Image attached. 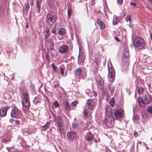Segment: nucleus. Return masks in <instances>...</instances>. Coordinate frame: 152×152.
<instances>
[{"instance_id":"obj_39","label":"nucleus","mask_w":152,"mask_h":152,"mask_svg":"<svg viewBox=\"0 0 152 152\" xmlns=\"http://www.w3.org/2000/svg\"><path fill=\"white\" fill-rule=\"evenodd\" d=\"M52 67L53 68V70L56 72L57 69V66L55 65L54 64H53L51 65Z\"/></svg>"},{"instance_id":"obj_21","label":"nucleus","mask_w":152,"mask_h":152,"mask_svg":"<svg viewBox=\"0 0 152 152\" xmlns=\"http://www.w3.org/2000/svg\"><path fill=\"white\" fill-rule=\"evenodd\" d=\"M119 21V18L116 16L115 15L113 20V24L115 25L117 24Z\"/></svg>"},{"instance_id":"obj_2","label":"nucleus","mask_w":152,"mask_h":152,"mask_svg":"<svg viewBox=\"0 0 152 152\" xmlns=\"http://www.w3.org/2000/svg\"><path fill=\"white\" fill-rule=\"evenodd\" d=\"M134 46L139 49H142L144 46L145 45L144 39L140 37L135 38L134 40Z\"/></svg>"},{"instance_id":"obj_19","label":"nucleus","mask_w":152,"mask_h":152,"mask_svg":"<svg viewBox=\"0 0 152 152\" xmlns=\"http://www.w3.org/2000/svg\"><path fill=\"white\" fill-rule=\"evenodd\" d=\"M82 69L81 68L77 69L75 72V76L76 77H79V76L80 75Z\"/></svg>"},{"instance_id":"obj_52","label":"nucleus","mask_w":152,"mask_h":152,"mask_svg":"<svg viewBox=\"0 0 152 152\" xmlns=\"http://www.w3.org/2000/svg\"><path fill=\"white\" fill-rule=\"evenodd\" d=\"M152 4V0H148Z\"/></svg>"},{"instance_id":"obj_16","label":"nucleus","mask_w":152,"mask_h":152,"mask_svg":"<svg viewBox=\"0 0 152 152\" xmlns=\"http://www.w3.org/2000/svg\"><path fill=\"white\" fill-rule=\"evenodd\" d=\"M42 1H39V0H37L36 2V7H37V12L39 14L40 11L41 9V3Z\"/></svg>"},{"instance_id":"obj_45","label":"nucleus","mask_w":152,"mask_h":152,"mask_svg":"<svg viewBox=\"0 0 152 152\" xmlns=\"http://www.w3.org/2000/svg\"><path fill=\"white\" fill-rule=\"evenodd\" d=\"M53 46H54V44L52 43V44L50 47V49L51 50H53Z\"/></svg>"},{"instance_id":"obj_40","label":"nucleus","mask_w":152,"mask_h":152,"mask_svg":"<svg viewBox=\"0 0 152 152\" xmlns=\"http://www.w3.org/2000/svg\"><path fill=\"white\" fill-rule=\"evenodd\" d=\"M61 73L63 76H64V69L62 67H61L60 68Z\"/></svg>"},{"instance_id":"obj_13","label":"nucleus","mask_w":152,"mask_h":152,"mask_svg":"<svg viewBox=\"0 0 152 152\" xmlns=\"http://www.w3.org/2000/svg\"><path fill=\"white\" fill-rule=\"evenodd\" d=\"M85 138L87 141H90L93 139L94 136L91 132H88L86 135Z\"/></svg>"},{"instance_id":"obj_31","label":"nucleus","mask_w":152,"mask_h":152,"mask_svg":"<svg viewBox=\"0 0 152 152\" xmlns=\"http://www.w3.org/2000/svg\"><path fill=\"white\" fill-rule=\"evenodd\" d=\"M148 112L150 114H152V105L149 106L147 109Z\"/></svg>"},{"instance_id":"obj_55","label":"nucleus","mask_w":152,"mask_h":152,"mask_svg":"<svg viewBox=\"0 0 152 152\" xmlns=\"http://www.w3.org/2000/svg\"><path fill=\"white\" fill-rule=\"evenodd\" d=\"M150 37L151 39H152V34H150Z\"/></svg>"},{"instance_id":"obj_9","label":"nucleus","mask_w":152,"mask_h":152,"mask_svg":"<svg viewBox=\"0 0 152 152\" xmlns=\"http://www.w3.org/2000/svg\"><path fill=\"white\" fill-rule=\"evenodd\" d=\"M68 140L71 141L74 140L76 138L75 133L73 132H68L67 133Z\"/></svg>"},{"instance_id":"obj_26","label":"nucleus","mask_w":152,"mask_h":152,"mask_svg":"<svg viewBox=\"0 0 152 152\" xmlns=\"http://www.w3.org/2000/svg\"><path fill=\"white\" fill-rule=\"evenodd\" d=\"M40 100L39 97L38 96L36 97L34 99L33 102L35 104H37L38 103Z\"/></svg>"},{"instance_id":"obj_44","label":"nucleus","mask_w":152,"mask_h":152,"mask_svg":"<svg viewBox=\"0 0 152 152\" xmlns=\"http://www.w3.org/2000/svg\"><path fill=\"white\" fill-rule=\"evenodd\" d=\"M59 84L57 83L56 84H55L53 85V87L54 88H56L57 87H58L59 86Z\"/></svg>"},{"instance_id":"obj_54","label":"nucleus","mask_w":152,"mask_h":152,"mask_svg":"<svg viewBox=\"0 0 152 152\" xmlns=\"http://www.w3.org/2000/svg\"><path fill=\"white\" fill-rule=\"evenodd\" d=\"M14 79H15V77L14 76H12V78H11V80H14Z\"/></svg>"},{"instance_id":"obj_59","label":"nucleus","mask_w":152,"mask_h":152,"mask_svg":"<svg viewBox=\"0 0 152 152\" xmlns=\"http://www.w3.org/2000/svg\"><path fill=\"white\" fill-rule=\"evenodd\" d=\"M42 0H39V1H42Z\"/></svg>"},{"instance_id":"obj_42","label":"nucleus","mask_w":152,"mask_h":152,"mask_svg":"<svg viewBox=\"0 0 152 152\" xmlns=\"http://www.w3.org/2000/svg\"><path fill=\"white\" fill-rule=\"evenodd\" d=\"M77 104L78 102L77 101H74L72 103V105L74 106H75Z\"/></svg>"},{"instance_id":"obj_35","label":"nucleus","mask_w":152,"mask_h":152,"mask_svg":"<svg viewBox=\"0 0 152 152\" xmlns=\"http://www.w3.org/2000/svg\"><path fill=\"white\" fill-rule=\"evenodd\" d=\"M109 103L111 106L113 107L114 103V99L113 98H112L109 102Z\"/></svg>"},{"instance_id":"obj_58","label":"nucleus","mask_w":152,"mask_h":152,"mask_svg":"<svg viewBox=\"0 0 152 152\" xmlns=\"http://www.w3.org/2000/svg\"><path fill=\"white\" fill-rule=\"evenodd\" d=\"M139 118V117L138 116H137V119H138Z\"/></svg>"},{"instance_id":"obj_15","label":"nucleus","mask_w":152,"mask_h":152,"mask_svg":"<svg viewBox=\"0 0 152 152\" xmlns=\"http://www.w3.org/2000/svg\"><path fill=\"white\" fill-rule=\"evenodd\" d=\"M44 37L45 39H47L50 35V30L47 27H45L44 29Z\"/></svg>"},{"instance_id":"obj_51","label":"nucleus","mask_w":152,"mask_h":152,"mask_svg":"<svg viewBox=\"0 0 152 152\" xmlns=\"http://www.w3.org/2000/svg\"><path fill=\"white\" fill-rule=\"evenodd\" d=\"M115 39H116V40H117L118 41H119V38L117 37H115Z\"/></svg>"},{"instance_id":"obj_24","label":"nucleus","mask_w":152,"mask_h":152,"mask_svg":"<svg viewBox=\"0 0 152 152\" xmlns=\"http://www.w3.org/2000/svg\"><path fill=\"white\" fill-rule=\"evenodd\" d=\"M66 32V31L63 28H60L58 31V34L60 35H63L65 34Z\"/></svg>"},{"instance_id":"obj_34","label":"nucleus","mask_w":152,"mask_h":152,"mask_svg":"<svg viewBox=\"0 0 152 152\" xmlns=\"http://www.w3.org/2000/svg\"><path fill=\"white\" fill-rule=\"evenodd\" d=\"M66 109L68 110H71V109L68 102H66Z\"/></svg>"},{"instance_id":"obj_11","label":"nucleus","mask_w":152,"mask_h":152,"mask_svg":"<svg viewBox=\"0 0 152 152\" xmlns=\"http://www.w3.org/2000/svg\"><path fill=\"white\" fill-rule=\"evenodd\" d=\"M9 107L8 106H6L0 110V115L2 117H4L7 115V111Z\"/></svg>"},{"instance_id":"obj_8","label":"nucleus","mask_w":152,"mask_h":152,"mask_svg":"<svg viewBox=\"0 0 152 152\" xmlns=\"http://www.w3.org/2000/svg\"><path fill=\"white\" fill-rule=\"evenodd\" d=\"M96 101V99H94L93 100L91 99H89L87 101L86 106L88 107L89 109L92 110L95 106V102Z\"/></svg>"},{"instance_id":"obj_47","label":"nucleus","mask_w":152,"mask_h":152,"mask_svg":"<svg viewBox=\"0 0 152 152\" xmlns=\"http://www.w3.org/2000/svg\"><path fill=\"white\" fill-rule=\"evenodd\" d=\"M126 19L130 21L131 19V17L130 15H128L126 17Z\"/></svg>"},{"instance_id":"obj_10","label":"nucleus","mask_w":152,"mask_h":152,"mask_svg":"<svg viewBox=\"0 0 152 152\" xmlns=\"http://www.w3.org/2000/svg\"><path fill=\"white\" fill-rule=\"evenodd\" d=\"M96 80L97 82V83L98 86H100V88L102 89L104 86L103 81L102 78L99 76H97L96 78Z\"/></svg>"},{"instance_id":"obj_49","label":"nucleus","mask_w":152,"mask_h":152,"mask_svg":"<svg viewBox=\"0 0 152 152\" xmlns=\"http://www.w3.org/2000/svg\"><path fill=\"white\" fill-rule=\"evenodd\" d=\"M123 0H117L119 4H122L123 2Z\"/></svg>"},{"instance_id":"obj_33","label":"nucleus","mask_w":152,"mask_h":152,"mask_svg":"<svg viewBox=\"0 0 152 152\" xmlns=\"http://www.w3.org/2000/svg\"><path fill=\"white\" fill-rule=\"evenodd\" d=\"M53 105L56 108L58 107L59 106V104L58 102L56 100H55V102L53 103Z\"/></svg>"},{"instance_id":"obj_17","label":"nucleus","mask_w":152,"mask_h":152,"mask_svg":"<svg viewBox=\"0 0 152 152\" xmlns=\"http://www.w3.org/2000/svg\"><path fill=\"white\" fill-rule=\"evenodd\" d=\"M23 100H29V96L26 90H25L23 92Z\"/></svg>"},{"instance_id":"obj_6","label":"nucleus","mask_w":152,"mask_h":152,"mask_svg":"<svg viewBox=\"0 0 152 152\" xmlns=\"http://www.w3.org/2000/svg\"><path fill=\"white\" fill-rule=\"evenodd\" d=\"M106 125L109 127H111L114 124V119L111 114L108 118L105 119Z\"/></svg>"},{"instance_id":"obj_50","label":"nucleus","mask_w":152,"mask_h":152,"mask_svg":"<svg viewBox=\"0 0 152 152\" xmlns=\"http://www.w3.org/2000/svg\"><path fill=\"white\" fill-rule=\"evenodd\" d=\"M134 135L135 137H136L138 136V133L137 132H134Z\"/></svg>"},{"instance_id":"obj_27","label":"nucleus","mask_w":152,"mask_h":152,"mask_svg":"<svg viewBox=\"0 0 152 152\" xmlns=\"http://www.w3.org/2000/svg\"><path fill=\"white\" fill-rule=\"evenodd\" d=\"M63 126L58 127L57 130L58 132L61 134L63 132Z\"/></svg>"},{"instance_id":"obj_18","label":"nucleus","mask_w":152,"mask_h":152,"mask_svg":"<svg viewBox=\"0 0 152 152\" xmlns=\"http://www.w3.org/2000/svg\"><path fill=\"white\" fill-rule=\"evenodd\" d=\"M23 106L25 107H29L30 106V102L29 100H23Z\"/></svg>"},{"instance_id":"obj_56","label":"nucleus","mask_w":152,"mask_h":152,"mask_svg":"<svg viewBox=\"0 0 152 152\" xmlns=\"http://www.w3.org/2000/svg\"><path fill=\"white\" fill-rule=\"evenodd\" d=\"M26 28H28V25L27 24L26 26Z\"/></svg>"},{"instance_id":"obj_30","label":"nucleus","mask_w":152,"mask_h":152,"mask_svg":"<svg viewBox=\"0 0 152 152\" xmlns=\"http://www.w3.org/2000/svg\"><path fill=\"white\" fill-rule=\"evenodd\" d=\"M88 110L86 109H85L83 111V115H84L86 117H87L88 116Z\"/></svg>"},{"instance_id":"obj_14","label":"nucleus","mask_w":152,"mask_h":152,"mask_svg":"<svg viewBox=\"0 0 152 152\" xmlns=\"http://www.w3.org/2000/svg\"><path fill=\"white\" fill-rule=\"evenodd\" d=\"M68 50V47L65 45H62L59 48V52L61 53H64L66 52Z\"/></svg>"},{"instance_id":"obj_4","label":"nucleus","mask_w":152,"mask_h":152,"mask_svg":"<svg viewBox=\"0 0 152 152\" xmlns=\"http://www.w3.org/2000/svg\"><path fill=\"white\" fill-rule=\"evenodd\" d=\"M12 109L11 113V116L14 118H18L20 115V111L18 110L15 104L12 105Z\"/></svg>"},{"instance_id":"obj_37","label":"nucleus","mask_w":152,"mask_h":152,"mask_svg":"<svg viewBox=\"0 0 152 152\" xmlns=\"http://www.w3.org/2000/svg\"><path fill=\"white\" fill-rule=\"evenodd\" d=\"M10 121L11 123H12L14 124H18V121H15L14 119H10Z\"/></svg>"},{"instance_id":"obj_20","label":"nucleus","mask_w":152,"mask_h":152,"mask_svg":"<svg viewBox=\"0 0 152 152\" xmlns=\"http://www.w3.org/2000/svg\"><path fill=\"white\" fill-rule=\"evenodd\" d=\"M84 60V57L83 56H78V64L80 65H82Z\"/></svg>"},{"instance_id":"obj_22","label":"nucleus","mask_w":152,"mask_h":152,"mask_svg":"<svg viewBox=\"0 0 152 152\" xmlns=\"http://www.w3.org/2000/svg\"><path fill=\"white\" fill-rule=\"evenodd\" d=\"M96 22L97 24L99 25L101 27V29H103L105 27V25L103 22H102L99 19L96 20Z\"/></svg>"},{"instance_id":"obj_29","label":"nucleus","mask_w":152,"mask_h":152,"mask_svg":"<svg viewBox=\"0 0 152 152\" xmlns=\"http://www.w3.org/2000/svg\"><path fill=\"white\" fill-rule=\"evenodd\" d=\"M56 26H54L53 28H52L51 30V32L52 33L54 34H56Z\"/></svg>"},{"instance_id":"obj_5","label":"nucleus","mask_w":152,"mask_h":152,"mask_svg":"<svg viewBox=\"0 0 152 152\" xmlns=\"http://www.w3.org/2000/svg\"><path fill=\"white\" fill-rule=\"evenodd\" d=\"M47 20L49 24L51 26L52 25L56 20L55 15L54 14L48 13L47 16Z\"/></svg>"},{"instance_id":"obj_3","label":"nucleus","mask_w":152,"mask_h":152,"mask_svg":"<svg viewBox=\"0 0 152 152\" xmlns=\"http://www.w3.org/2000/svg\"><path fill=\"white\" fill-rule=\"evenodd\" d=\"M108 77L109 81L112 82L114 80L115 75V72L114 69L112 67V64L109 62L108 64Z\"/></svg>"},{"instance_id":"obj_1","label":"nucleus","mask_w":152,"mask_h":152,"mask_svg":"<svg viewBox=\"0 0 152 152\" xmlns=\"http://www.w3.org/2000/svg\"><path fill=\"white\" fill-rule=\"evenodd\" d=\"M144 101L140 97H139L138 99V102L140 106H144L145 104L149 103L151 100V96L147 94L144 96Z\"/></svg>"},{"instance_id":"obj_25","label":"nucleus","mask_w":152,"mask_h":152,"mask_svg":"<svg viewBox=\"0 0 152 152\" xmlns=\"http://www.w3.org/2000/svg\"><path fill=\"white\" fill-rule=\"evenodd\" d=\"M138 92L139 94H142L144 92V89L141 86H138Z\"/></svg>"},{"instance_id":"obj_43","label":"nucleus","mask_w":152,"mask_h":152,"mask_svg":"<svg viewBox=\"0 0 152 152\" xmlns=\"http://www.w3.org/2000/svg\"><path fill=\"white\" fill-rule=\"evenodd\" d=\"M130 5L131 6H133L134 7H135L137 6V3H134L132 2H131L130 4Z\"/></svg>"},{"instance_id":"obj_38","label":"nucleus","mask_w":152,"mask_h":152,"mask_svg":"<svg viewBox=\"0 0 152 152\" xmlns=\"http://www.w3.org/2000/svg\"><path fill=\"white\" fill-rule=\"evenodd\" d=\"M78 124L77 123H74L72 124V127L74 129H76L78 126Z\"/></svg>"},{"instance_id":"obj_32","label":"nucleus","mask_w":152,"mask_h":152,"mask_svg":"<svg viewBox=\"0 0 152 152\" xmlns=\"http://www.w3.org/2000/svg\"><path fill=\"white\" fill-rule=\"evenodd\" d=\"M50 126V124L48 122L47 123V124L43 126V129L45 130H46L49 126Z\"/></svg>"},{"instance_id":"obj_41","label":"nucleus","mask_w":152,"mask_h":152,"mask_svg":"<svg viewBox=\"0 0 152 152\" xmlns=\"http://www.w3.org/2000/svg\"><path fill=\"white\" fill-rule=\"evenodd\" d=\"M46 58L48 61L49 62L50 61V59L48 54V53L46 54Z\"/></svg>"},{"instance_id":"obj_48","label":"nucleus","mask_w":152,"mask_h":152,"mask_svg":"<svg viewBox=\"0 0 152 152\" xmlns=\"http://www.w3.org/2000/svg\"><path fill=\"white\" fill-rule=\"evenodd\" d=\"M93 95L94 96H97V94L96 93V92L95 91H93Z\"/></svg>"},{"instance_id":"obj_12","label":"nucleus","mask_w":152,"mask_h":152,"mask_svg":"<svg viewBox=\"0 0 152 152\" xmlns=\"http://www.w3.org/2000/svg\"><path fill=\"white\" fill-rule=\"evenodd\" d=\"M128 55L129 53L127 52H126V53H124L122 57V61L125 63H126L127 64H128L129 61Z\"/></svg>"},{"instance_id":"obj_36","label":"nucleus","mask_w":152,"mask_h":152,"mask_svg":"<svg viewBox=\"0 0 152 152\" xmlns=\"http://www.w3.org/2000/svg\"><path fill=\"white\" fill-rule=\"evenodd\" d=\"M72 12V9L70 8H68V14L69 16L68 18H69V17L71 15Z\"/></svg>"},{"instance_id":"obj_46","label":"nucleus","mask_w":152,"mask_h":152,"mask_svg":"<svg viewBox=\"0 0 152 152\" xmlns=\"http://www.w3.org/2000/svg\"><path fill=\"white\" fill-rule=\"evenodd\" d=\"M29 5H28L26 6L25 7V9L26 10L27 12L29 10Z\"/></svg>"},{"instance_id":"obj_23","label":"nucleus","mask_w":152,"mask_h":152,"mask_svg":"<svg viewBox=\"0 0 152 152\" xmlns=\"http://www.w3.org/2000/svg\"><path fill=\"white\" fill-rule=\"evenodd\" d=\"M108 88L110 90V92L111 94L112 95L114 93L115 88V87L112 86L111 85L108 86Z\"/></svg>"},{"instance_id":"obj_28","label":"nucleus","mask_w":152,"mask_h":152,"mask_svg":"<svg viewBox=\"0 0 152 152\" xmlns=\"http://www.w3.org/2000/svg\"><path fill=\"white\" fill-rule=\"evenodd\" d=\"M63 126L62 121L61 119H58L57 123V127Z\"/></svg>"},{"instance_id":"obj_53","label":"nucleus","mask_w":152,"mask_h":152,"mask_svg":"<svg viewBox=\"0 0 152 152\" xmlns=\"http://www.w3.org/2000/svg\"><path fill=\"white\" fill-rule=\"evenodd\" d=\"M94 0H92L91 1V4H94Z\"/></svg>"},{"instance_id":"obj_7","label":"nucleus","mask_w":152,"mask_h":152,"mask_svg":"<svg viewBox=\"0 0 152 152\" xmlns=\"http://www.w3.org/2000/svg\"><path fill=\"white\" fill-rule=\"evenodd\" d=\"M124 113V110L121 109L115 110L114 113L115 116L118 119L122 118L123 116Z\"/></svg>"},{"instance_id":"obj_57","label":"nucleus","mask_w":152,"mask_h":152,"mask_svg":"<svg viewBox=\"0 0 152 152\" xmlns=\"http://www.w3.org/2000/svg\"><path fill=\"white\" fill-rule=\"evenodd\" d=\"M94 141H95V142H97V140H94Z\"/></svg>"}]
</instances>
